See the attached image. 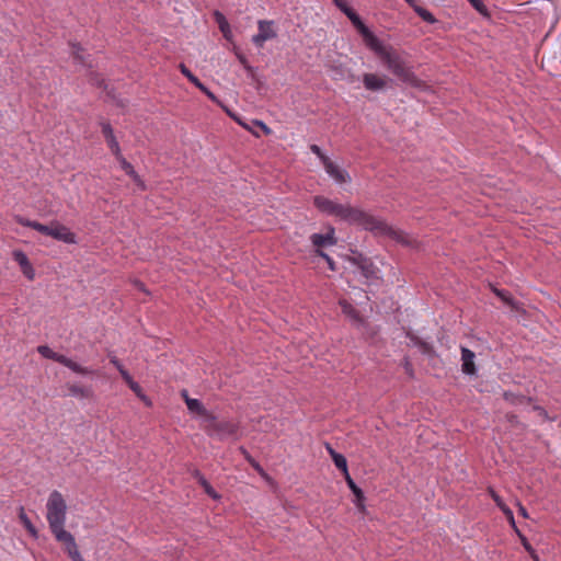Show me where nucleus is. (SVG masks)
Returning <instances> with one entry per match:
<instances>
[{
	"label": "nucleus",
	"instance_id": "nucleus-1",
	"mask_svg": "<svg viewBox=\"0 0 561 561\" xmlns=\"http://www.w3.org/2000/svg\"><path fill=\"white\" fill-rule=\"evenodd\" d=\"M313 204L325 215L334 216L352 225L362 226L364 229L373 232L387 234L402 244L411 245L409 234L401 230L393 229L388 226L386 221L360 208L353 207L348 204H340L320 195L313 197Z\"/></svg>",
	"mask_w": 561,
	"mask_h": 561
},
{
	"label": "nucleus",
	"instance_id": "nucleus-2",
	"mask_svg": "<svg viewBox=\"0 0 561 561\" xmlns=\"http://www.w3.org/2000/svg\"><path fill=\"white\" fill-rule=\"evenodd\" d=\"M67 517V503L59 491H53L46 503V519L55 539L64 543L75 537L65 529Z\"/></svg>",
	"mask_w": 561,
	"mask_h": 561
},
{
	"label": "nucleus",
	"instance_id": "nucleus-3",
	"mask_svg": "<svg viewBox=\"0 0 561 561\" xmlns=\"http://www.w3.org/2000/svg\"><path fill=\"white\" fill-rule=\"evenodd\" d=\"M380 60L382 65L403 83L415 88L423 85V81L415 76L412 68L408 66L401 55L392 48L385 54L383 58Z\"/></svg>",
	"mask_w": 561,
	"mask_h": 561
},
{
	"label": "nucleus",
	"instance_id": "nucleus-4",
	"mask_svg": "<svg viewBox=\"0 0 561 561\" xmlns=\"http://www.w3.org/2000/svg\"><path fill=\"white\" fill-rule=\"evenodd\" d=\"M202 428L208 436L224 440L228 437L236 436L239 426L232 421H218L217 416L211 413L205 423L202 424Z\"/></svg>",
	"mask_w": 561,
	"mask_h": 561
},
{
	"label": "nucleus",
	"instance_id": "nucleus-5",
	"mask_svg": "<svg viewBox=\"0 0 561 561\" xmlns=\"http://www.w3.org/2000/svg\"><path fill=\"white\" fill-rule=\"evenodd\" d=\"M37 352L43 357L51 359V360H55V362H57V363L68 367L69 369H71L72 371H75L77 374H81V375L90 374V370L88 368L82 367L81 365L77 364L76 362H73L72 359L66 357L65 355L59 354V353L53 351L47 345H39L37 347Z\"/></svg>",
	"mask_w": 561,
	"mask_h": 561
},
{
	"label": "nucleus",
	"instance_id": "nucleus-6",
	"mask_svg": "<svg viewBox=\"0 0 561 561\" xmlns=\"http://www.w3.org/2000/svg\"><path fill=\"white\" fill-rule=\"evenodd\" d=\"M274 22L273 21H266V20H260L257 22V34L253 35L252 42L257 47H263L264 43L268 39H273L277 36L276 31L273 28Z\"/></svg>",
	"mask_w": 561,
	"mask_h": 561
},
{
	"label": "nucleus",
	"instance_id": "nucleus-7",
	"mask_svg": "<svg viewBox=\"0 0 561 561\" xmlns=\"http://www.w3.org/2000/svg\"><path fill=\"white\" fill-rule=\"evenodd\" d=\"M50 237L67 244L77 243L76 234L68 227L57 220H53Z\"/></svg>",
	"mask_w": 561,
	"mask_h": 561
},
{
	"label": "nucleus",
	"instance_id": "nucleus-8",
	"mask_svg": "<svg viewBox=\"0 0 561 561\" xmlns=\"http://www.w3.org/2000/svg\"><path fill=\"white\" fill-rule=\"evenodd\" d=\"M348 260L353 265H355L360 271L362 275L365 278L369 279L376 277L377 268L368 257L358 254L356 256L350 257Z\"/></svg>",
	"mask_w": 561,
	"mask_h": 561
},
{
	"label": "nucleus",
	"instance_id": "nucleus-9",
	"mask_svg": "<svg viewBox=\"0 0 561 561\" xmlns=\"http://www.w3.org/2000/svg\"><path fill=\"white\" fill-rule=\"evenodd\" d=\"M310 241L316 250H321L323 247L335 245L337 239L335 237V230L333 227L329 228V231L324 234L322 233H313L310 236Z\"/></svg>",
	"mask_w": 561,
	"mask_h": 561
},
{
	"label": "nucleus",
	"instance_id": "nucleus-10",
	"mask_svg": "<svg viewBox=\"0 0 561 561\" xmlns=\"http://www.w3.org/2000/svg\"><path fill=\"white\" fill-rule=\"evenodd\" d=\"M323 167L325 172L336 182V183H347L351 181L350 174L332 162L330 159L324 160Z\"/></svg>",
	"mask_w": 561,
	"mask_h": 561
},
{
	"label": "nucleus",
	"instance_id": "nucleus-11",
	"mask_svg": "<svg viewBox=\"0 0 561 561\" xmlns=\"http://www.w3.org/2000/svg\"><path fill=\"white\" fill-rule=\"evenodd\" d=\"M13 260L19 264L24 276L27 279L33 280L35 277V271L26 254L20 250H16L13 252Z\"/></svg>",
	"mask_w": 561,
	"mask_h": 561
},
{
	"label": "nucleus",
	"instance_id": "nucleus-12",
	"mask_svg": "<svg viewBox=\"0 0 561 561\" xmlns=\"http://www.w3.org/2000/svg\"><path fill=\"white\" fill-rule=\"evenodd\" d=\"M101 128L110 150L113 154H115L116 158H121L119 145L114 136L112 126L106 122H102Z\"/></svg>",
	"mask_w": 561,
	"mask_h": 561
},
{
	"label": "nucleus",
	"instance_id": "nucleus-13",
	"mask_svg": "<svg viewBox=\"0 0 561 561\" xmlns=\"http://www.w3.org/2000/svg\"><path fill=\"white\" fill-rule=\"evenodd\" d=\"M363 84L368 91H380L386 88L387 80L383 77H379L375 73H364Z\"/></svg>",
	"mask_w": 561,
	"mask_h": 561
},
{
	"label": "nucleus",
	"instance_id": "nucleus-14",
	"mask_svg": "<svg viewBox=\"0 0 561 561\" xmlns=\"http://www.w3.org/2000/svg\"><path fill=\"white\" fill-rule=\"evenodd\" d=\"M474 357L476 354L471 350L463 346L461 347V370L463 374L474 375L477 373Z\"/></svg>",
	"mask_w": 561,
	"mask_h": 561
},
{
	"label": "nucleus",
	"instance_id": "nucleus-15",
	"mask_svg": "<svg viewBox=\"0 0 561 561\" xmlns=\"http://www.w3.org/2000/svg\"><path fill=\"white\" fill-rule=\"evenodd\" d=\"M186 407L191 413H195L202 416V424H204L208 416L211 414V412L206 410L204 404L198 399L186 398Z\"/></svg>",
	"mask_w": 561,
	"mask_h": 561
},
{
	"label": "nucleus",
	"instance_id": "nucleus-16",
	"mask_svg": "<svg viewBox=\"0 0 561 561\" xmlns=\"http://www.w3.org/2000/svg\"><path fill=\"white\" fill-rule=\"evenodd\" d=\"M345 481L351 489L352 493L355 495V504L358 508H364V501L365 495L360 488L357 486V484L354 482L350 473L347 476H344Z\"/></svg>",
	"mask_w": 561,
	"mask_h": 561
},
{
	"label": "nucleus",
	"instance_id": "nucleus-17",
	"mask_svg": "<svg viewBox=\"0 0 561 561\" xmlns=\"http://www.w3.org/2000/svg\"><path fill=\"white\" fill-rule=\"evenodd\" d=\"M366 45L381 59L391 48H386L374 33L365 41Z\"/></svg>",
	"mask_w": 561,
	"mask_h": 561
},
{
	"label": "nucleus",
	"instance_id": "nucleus-18",
	"mask_svg": "<svg viewBox=\"0 0 561 561\" xmlns=\"http://www.w3.org/2000/svg\"><path fill=\"white\" fill-rule=\"evenodd\" d=\"M111 363L119 370L122 377L126 380L133 391L140 397V387L137 382L133 381L129 374L123 368L119 360L116 357L111 358Z\"/></svg>",
	"mask_w": 561,
	"mask_h": 561
},
{
	"label": "nucleus",
	"instance_id": "nucleus-19",
	"mask_svg": "<svg viewBox=\"0 0 561 561\" xmlns=\"http://www.w3.org/2000/svg\"><path fill=\"white\" fill-rule=\"evenodd\" d=\"M503 398L505 401H507L512 405H518V404H525L530 403L533 401V398L525 397L523 394H517L512 391H505L503 393Z\"/></svg>",
	"mask_w": 561,
	"mask_h": 561
},
{
	"label": "nucleus",
	"instance_id": "nucleus-20",
	"mask_svg": "<svg viewBox=\"0 0 561 561\" xmlns=\"http://www.w3.org/2000/svg\"><path fill=\"white\" fill-rule=\"evenodd\" d=\"M490 496L495 502L496 506L503 512L508 520H513L512 510L503 502L502 497L493 490H489Z\"/></svg>",
	"mask_w": 561,
	"mask_h": 561
},
{
	"label": "nucleus",
	"instance_id": "nucleus-21",
	"mask_svg": "<svg viewBox=\"0 0 561 561\" xmlns=\"http://www.w3.org/2000/svg\"><path fill=\"white\" fill-rule=\"evenodd\" d=\"M64 549L72 561H84L78 550L75 538L62 543Z\"/></svg>",
	"mask_w": 561,
	"mask_h": 561
},
{
	"label": "nucleus",
	"instance_id": "nucleus-22",
	"mask_svg": "<svg viewBox=\"0 0 561 561\" xmlns=\"http://www.w3.org/2000/svg\"><path fill=\"white\" fill-rule=\"evenodd\" d=\"M19 518H20L21 523L23 524V526L25 527V529L28 531V534L32 537L37 538L38 531L35 528V526L32 524V522L28 518V516L26 515L24 507H20V510H19Z\"/></svg>",
	"mask_w": 561,
	"mask_h": 561
},
{
	"label": "nucleus",
	"instance_id": "nucleus-23",
	"mask_svg": "<svg viewBox=\"0 0 561 561\" xmlns=\"http://www.w3.org/2000/svg\"><path fill=\"white\" fill-rule=\"evenodd\" d=\"M69 394L77 398H90L91 390L78 383L68 385Z\"/></svg>",
	"mask_w": 561,
	"mask_h": 561
},
{
	"label": "nucleus",
	"instance_id": "nucleus-24",
	"mask_svg": "<svg viewBox=\"0 0 561 561\" xmlns=\"http://www.w3.org/2000/svg\"><path fill=\"white\" fill-rule=\"evenodd\" d=\"M412 9L414 10V12L425 22L430 23V24H434L437 20L435 19V16L426 9H424L423 7L419 5L417 3L414 4V7H412Z\"/></svg>",
	"mask_w": 561,
	"mask_h": 561
},
{
	"label": "nucleus",
	"instance_id": "nucleus-25",
	"mask_svg": "<svg viewBox=\"0 0 561 561\" xmlns=\"http://www.w3.org/2000/svg\"><path fill=\"white\" fill-rule=\"evenodd\" d=\"M332 460L337 469H340L344 476L348 474L347 461L342 454H332Z\"/></svg>",
	"mask_w": 561,
	"mask_h": 561
},
{
	"label": "nucleus",
	"instance_id": "nucleus-26",
	"mask_svg": "<svg viewBox=\"0 0 561 561\" xmlns=\"http://www.w3.org/2000/svg\"><path fill=\"white\" fill-rule=\"evenodd\" d=\"M471 7L484 18H490V11L483 0H468Z\"/></svg>",
	"mask_w": 561,
	"mask_h": 561
},
{
	"label": "nucleus",
	"instance_id": "nucleus-27",
	"mask_svg": "<svg viewBox=\"0 0 561 561\" xmlns=\"http://www.w3.org/2000/svg\"><path fill=\"white\" fill-rule=\"evenodd\" d=\"M345 15L350 19V21L352 22V24L354 25V27L359 31L362 28H364L366 25L364 24V22L362 21V19L359 18V15L355 12L354 9H350Z\"/></svg>",
	"mask_w": 561,
	"mask_h": 561
},
{
	"label": "nucleus",
	"instance_id": "nucleus-28",
	"mask_svg": "<svg viewBox=\"0 0 561 561\" xmlns=\"http://www.w3.org/2000/svg\"><path fill=\"white\" fill-rule=\"evenodd\" d=\"M345 15L350 19V21L352 22V24L354 25V27L359 31L362 28H364L366 25L364 24V22L362 21V19L359 18V15L355 12L354 9H350Z\"/></svg>",
	"mask_w": 561,
	"mask_h": 561
},
{
	"label": "nucleus",
	"instance_id": "nucleus-29",
	"mask_svg": "<svg viewBox=\"0 0 561 561\" xmlns=\"http://www.w3.org/2000/svg\"><path fill=\"white\" fill-rule=\"evenodd\" d=\"M345 15L350 19V21L352 22V24L354 25V27L359 31L362 28H364L366 25L364 24V22L362 21V19L359 18V15L355 12L354 9H350Z\"/></svg>",
	"mask_w": 561,
	"mask_h": 561
},
{
	"label": "nucleus",
	"instance_id": "nucleus-30",
	"mask_svg": "<svg viewBox=\"0 0 561 561\" xmlns=\"http://www.w3.org/2000/svg\"><path fill=\"white\" fill-rule=\"evenodd\" d=\"M345 15L350 19V21L352 22V24L354 25V27L359 31L362 28H364L366 25L364 24V22L362 21V19L359 18V15L355 12L354 9H350Z\"/></svg>",
	"mask_w": 561,
	"mask_h": 561
},
{
	"label": "nucleus",
	"instance_id": "nucleus-31",
	"mask_svg": "<svg viewBox=\"0 0 561 561\" xmlns=\"http://www.w3.org/2000/svg\"><path fill=\"white\" fill-rule=\"evenodd\" d=\"M345 15L350 19V21L352 22V24L354 25V27L359 31L362 28H364L366 25L364 24V22L362 21V19L359 18V15L355 12L354 9H350Z\"/></svg>",
	"mask_w": 561,
	"mask_h": 561
},
{
	"label": "nucleus",
	"instance_id": "nucleus-32",
	"mask_svg": "<svg viewBox=\"0 0 561 561\" xmlns=\"http://www.w3.org/2000/svg\"><path fill=\"white\" fill-rule=\"evenodd\" d=\"M179 69L181 71V73L187 78V80L193 83L196 88L201 85V80L195 76L193 75V72L184 65V64H180L179 65Z\"/></svg>",
	"mask_w": 561,
	"mask_h": 561
},
{
	"label": "nucleus",
	"instance_id": "nucleus-33",
	"mask_svg": "<svg viewBox=\"0 0 561 561\" xmlns=\"http://www.w3.org/2000/svg\"><path fill=\"white\" fill-rule=\"evenodd\" d=\"M201 486L204 489L205 493L214 500H218L220 495L216 492V490L210 485V483L206 480V478H201V482H198Z\"/></svg>",
	"mask_w": 561,
	"mask_h": 561
},
{
	"label": "nucleus",
	"instance_id": "nucleus-34",
	"mask_svg": "<svg viewBox=\"0 0 561 561\" xmlns=\"http://www.w3.org/2000/svg\"><path fill=\"white\" fill-rule=\"evenodd\" d=\"M517 535L519 536L520 540H522V543L524 546V548L526 549V551L530 554V557L535 560V561H538V556L535 551V549L531 547V545L528 542L527 538L519 531L517 530Z\"/></svg>",
	"mask_w": 561,
	"mask_h": 561
},
{
	"label": "nucleus",
	"instance_id": "nucleus-35",
	"mask_svg": "<svg viewBox=\"0 0 561 561\" xmlns=\"http://www.w3.org/2000/svg\"><path fill=\"white\" fill-rule=\"evenodd\" d=\"M215 16H216V21H217V23L219 25L220 31L226 36L227 32L230 31L229 24H228L226 18L220 12H218V11L215 13Z\"/></svg>",
	"mask_w": 561,
	"mask_h": 561
},
{
	"label": "nucleus",
	"instance_id": "nucleus-36",
	"mask_svg": "<svg viewBox=\"0 0 561 561\" xmlns=\"http://www.w3.org/2000/svg\"><path fill=\"white\" fill-rule=\"evenodd\" d=\"M340 305L345 314H347L354 319H358V311L351 304H348L346 301H341Z\"/></svg>",
	"mask_w": 561,
	"mask_h": 561
},
{
	"label": "nucleus",
	"instance_id": "nucleus-37",
	"mask_svg": "<svg viewBox=\"0 0 561 561\" xmlns=\"http://www.w3.org/2000/svg\"><path fill=\"white\" fill-rule=\"evenodd\" d=\"M316 253L321 256L322 259L325 260V262L328 263V267L331 270V271H336L337 267H336V264L335 262L333 261V259L328 255L325 252H323L322 250H316Z\"/></svg>",
	"mask_w": 561,
	"mask_h": 561
},
{
	"label": "nucleus",
	"instance_id": "nucleus-38",
	"mask_svg": "<svg viewBox=\"0 0 561 561\" xmlns=\"http://www.w3.org/2000/svg\"><path fill=\"white\" fill-rule=\"evenodd\" d=\"M34 226H35V230L38 231L39 233L49 236V237L51 236L53 221L49 225H43L37 221V224Z\"/></svg>",
	"mask_w": 561,
	"mask_h": 561
},
{
	"label": "nucleus",
	"instance_id": "nucleus-39",
	"mask_svg": "<svg viewBox=\"0 0 561 561\" xmlns=\"http://www.w3.org/2000/svg\"><path fill=\"white\" fill-rule=\"evenodd\" d=\"M119 163H121V167L122 169L127 173V174H130V175H135V170L133 168V165L126 161V159L121 154V158H116Z\"/></svg>",
	"mask_w": 561,
	"mask_h": 561
},
{
	"label": "nucleus",
	"instance_id": "nucleus-40",
	"mask_svg": "<svg viewBox=\"0 0 561 561\" xmlns=\"http://www.w3.org/2000/svg\"><path fill=\"white\" fill-rule=\"evenodd\" d=\"M81 51H82V49H81V47L79 45H77V44H72L71 45V54H72L75 60H77L80 64H83L84 60H83V57L81 55Z\"/></svg>",
	"mask_w": 561,
	"mask_h": 561
},
{
	"label": "nucleus",
	"instance_id": "nucleus-41",
	"mask_svg": "<svg viewBox=\"0 0 561 561\" xmlns=\"http://www.w3.org/2000/svg\"><path fill=\"white\" fill-rule=\"evenodd\" d=\"M15 221L24 227H28V228H32L35 230V226L37 224V221L35 220H30L27 218H24L22 216H15Z\"/></svg>",
	"mask_w": 561,
	"mask_h": 561
},
{
	"label": "nucleus",
	"instance_id": "nucleus-42",
	"mask_svg": "<svg viewBox=\"0 0 561 561\" xmlns=\"http://www.w3.org/2000/svg\"><path fill=\"white\" fill-rule=\"evenodd\" d=\"M197 89L201 90L209 100L219 104V100L217 99V96L204 83H201V85L197 87Z\"/></svg>",
	"mask_w": 561,
	"mask_h": 561
},
{
	"label": "nucleus",
	"instance_id": "nucleus-43",
	"mask_svg": "<svg viewBox=\"0 0 561 561\" xmlns=\"http://www.w3.org/2000/svg\"><path fill=\"white\" fill-rule=\"evenodd\" d=\"M420 351L424 354V355H428V356H432L434 355V347L432 344H430L428 342H425L423 341L422 343H420V346H419Z\"/></svg>",
	"mask_w": 561,
	"mask_h": 561
},
{
	"label": "nucleus",
	"instance_id": "nucleus-44",
	"mask_svg": "<svg viewBox=\"0 0 561 561\" xmlns=\"http://www.w3.org/2000/svg\"><path fill=\"white\" fill-rule=\"evenodd\" d=\"M495 294L497 297H500L505 304L514 307V302H513V299L512 297L510 296V294L507 291H504V290H497L495 289Z\"/></svg>",
	"mask_w": 561,
	"mask_h": 561
},
{
	"label": "nucleus",
	"instance_id": "nucleus-45",
	"mask_svg": "<svg viewBox=\"0 0 561 561\" xmlns=\"http://www.w3.org/2000/svg\"><path fill=\"white\" fill-rule=\"evenodd\" d=\"M533 410L535 412L538 413V415L543 420V421H553V419H551L548 414V412L546 411L545 408L540 407V405H534L533 407Z\"/></svg>",
	"mask_w": 561,
	"mask_h": 561
},
{
	"label": "nucleus",
	"instance_id": "nucleus-46",
	"mask_svg": "<svg viewBox=\"0 0 561 561\" xmlns=\"http://www.w3.org/2000/svg\"><path fill=\"white\" fill-rule=\"evenodd\" d=\"M310 150L321 160L322 164L324 163V160L330 159L322 152L321 148L318 145H311Z\"/></svg>",
	"mask_w": 561,
	"mask_h": 561
},
{
	"label": "nucleus",
	"instance_id": "nucleus-47",
	"mask_svg": "<svg viewBox=\"0 0 561 561\" xmlns=\"http://www.w3.org/2000/svg\"><path fill=\"white\" fill-rule=\"evenodd\" d=\"M402 366L404 368V371L410 376V377H413L414 376V369H413V366H412V363L410 362V359L408 357H404L403 362H402Z\"/></svg>",
	"mask_w": 561,
	"mask_h": 561
},
{
	"label": "nucleus",
	"instance_id": "nucleus-48",
	"mask_svg": "<svg viewBox=\"0 0 561 561\" xmlns=\"http://www.w3.org/2000/svg\"><path fill=\"white\" fill-rule=\"evenodd\" d=\"M333 3L345 14L351 7L345 0H332Z\"/></svg>",
	"mask_w": 561,
	"mask_h": 561
},
{
	"label": "nucleus",
	"instance_id": "nucleus-49",
	"mask_svg": "<svg viewBox=\"0 0 561 561\" xmlns=\"http://www.w3.org/2000/svg\"><path fill=\"white\" fill-rule=\"evenodd\" d=\"M236 56H237L238 60L240 61V64L243 66V68L249 65V61L243 54L237 51Z\"/></svg>",
	"mask_w": 561,
	"mask_h": 561
},
{
	"label": "nucleus",
	"instance_id": "nucleus-50",
	"mask_svg": "<svg viewBox=\"0 0 561 561\" xmlns=\"http://www.w3.org/2000/svg\"><path fill=\"white\" fill-rule=\"evenodd\" d=\"M358 33L364 37V41H366L368 38V36H370L373 34V32L367 26L359 30Z\"/></svg>",
	"mask_w": 561,
	"mask_h": 561
},
{
	"label": "nucleus",
	"instance_id": "nucleus-51",
	"mask_svg": "<svg viewBox=\"0 0 561 561\" xmlns=\"http://www.w3.org/2000/svg\"><path fill=\"white\" fill-rule=\"evenodd\" d=\"M408 336H409L410 341H411L415 346H417V347L420 346V343H422V342H423V340H422V339H420V337H419V336H416V335H410V334H409Z\"/></svg>",
	"mask_w": 561,
	"mask_h": 561
},
{
	"label": "nucleus",
	"instance_id": "nucleus-52",
	"mask_svg": "<svg viewBox=\"0 0 561 561\" xmlns=\"http://www.w3.org/2000/svg\"><path fill=\"white\" fill-rule=\"evenodd\" d=\"M518 513L524 518H528L529 517L527 510L520 503H518Z\"/></svg>",
	"mask_w": 561,
	"mask_h": 561
},
{
	"label": "nucleus",
	"instance_id": "nucleus-53",
	"mask_svg": "<svg viewBox=\"0 0 561 561\" xmlns=\"http://www.w3.org/2000/svg\"><path fill=\"white\" fill-rule=\"evenodd\" d=\"M192 476L197 480V482H201V478H205L202 472L197 469H195L193 472H192Z\"/></svg>",
	"mask_w": 561,
	"mask_h": 561
},
{
	"label": "nucleus",
	"instance_id": "nucleus-54",
	"mask_svg": "<svg viewBox=\"0 0 561 561\" xmlns=\"http://www.w3.org/2000/svg\"><path fill=\"white\" fill-rule=\"evenodd\" d=\"M244 69L250 77H252V78L254 77L255 69L250 64L248 66H245Z\"/></svg>",
	"mask_w": 561,
	"mask_h": 561
},
{
	"label": "nucleus",
	"instance_id": "nucleus-55",
	"mask_svg": "<svg viewBox=\"0 0 561 561\" xmlns=\"http://www.w3.org/2000/svg\"><path fill=\"white\" fill-rule=\"evenodd\" d=\"M256 124L264 130L265 134H270V128L263 122H256Z\"/></svg>",
	"mask_w": 561,
	"mask_h": 561
},
{
	"label": "nucleus",
	"instance_id": "nucleus-56",
	"mask_svg": "<svg viewBox=\"0 0 561 561\" xmlns=\"http://www.w3.org/2000/svg\"><path fill=\"white\" fill-rule=\"evenodd\" d=\"M141 400H142V403L146 404V405H150L151 404L150 400L145 394H142Z\"/></svg>",
	"mask_w": 561,
	"mask_h": 561
},
{
	"label": "nucleus",
	"instance_id": "nucleus-57",
	"mask_svg": "<svg viewBox=\"0 0 561 561\" xmlns=\"http://www.w3.org/2000/svg\"><path fill=\"white\" fill-rule=\"evenodd\" d=\"M327 450L329 451L330 456L332 457V454H337V451H335L331 445L327 444Z\"/></svg>",
	"mask_w": 561,
	"mask_h": 561
},
{
	"label": "nucleus",
	"instance_id": "nucleus-58",
	"mask_svg": "<svg viewBox=\"0 0 561 561\" xmlns=\"http://www.w3.org/2000/svg\"><path fill=\"white\" fill-rule=\"evenodd\" d=\"M507 420L513 423V422H516L517 416L515 414H508Z\"/></svg>",
	"mask_w": 561,
	"mask_h": 561
},
{
	"label": "nucleus",
	"instance_id": "nucleus-59",
	"mask_svg": "<svg viewBox=\"0 0 561 561\" xmlns=\"http://www.w3.org/2000/svg\"><path fill=\"white\" fill-rule=\"evenodd\" d=\"M182 397H183L184 401L186 402V398H190L186 390L182 391Z\"/></svg>",
	"mask_w": 561,
	"mask_h": 561
},
{
	"label": "nucleus",
	"instance_id": "nucleus-60",
	"mask_svg": "<svg viewBox=\"0 0 561 561\" xmlns=\"http://www.w3.org/2000/svg\"><path fill=\"white\" fill-rule=\"evenodd\" d=\"M411 8L416 3L414 0H404Z\"/></svg>",
	"mask_w": 561,
	"mask_h": 561
},
{
	"label": "nucleus",
	"instance_id": "nucleus-61",
	"mask_svg": "<svg viewBox=\"0 0 561 561\" xmlns=\"http://www.w3.org/2000/svg\"><path fill=\"white\" fill-rule=\"evenodd\" d=\"M510 523H511V525L513 526V528L515 529V531L517 533V530H518V529H517V527H516V525H515V520H514V519H513V520H510Z\"/></svg>",
	"mask_w": 561,
	"mask_h": 561
}]
</instances>
